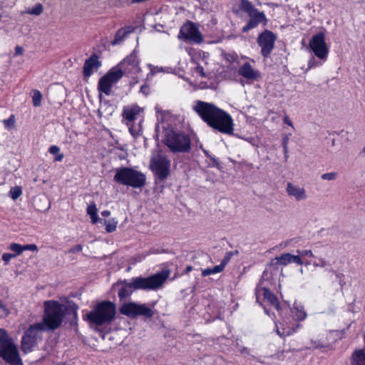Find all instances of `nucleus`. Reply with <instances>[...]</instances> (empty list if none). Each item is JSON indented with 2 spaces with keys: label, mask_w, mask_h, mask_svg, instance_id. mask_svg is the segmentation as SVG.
I'll use <instances>...</instances> for the list:
<instances>
[{
  "label": "nucleus",
  "mask_w": 365,
  "mask_h": 365,
  "mask_svg": "<svg viewBox=\"0 0 365 365\" xmlns=\"http://www.w3.org/2000/svg\"><path fill=\"white\" fill-rule=\"evenodd\" d=\"M193 110L212 129L227 135L233 133L234 123L232 116L215 104L197 101Z\"/></svg>",
  "instance_id": "f257e3e1"
},
{
  "label": "nucleus",
  "mask_w": 365,
  "mask_h": 365,
  "mask_svg": "<svg viewBox=\"0 0 365 365\" xmlns=\"http://www.w3.org/2000/svg\"><path fill=\"white\" fill-rule=\"evenodd\" d=\"M78 307L75 303L68 305L58 301L48 300L44 302L43 324L46 331H53L61 327L64 317L68 315L71 326H76L78 322Z\"/></svg>",
  "instance_id": "f03ea898"
},
{
  "label": "nucleus",
  "mask_w": 365,
  "mask_h": 365,
  "mask_svg": "<svg viewBox=\"0 0 365 365\" xmlns=\"http://www.w3.org/2000/svg\"><path fill=\"white\" fill-rule=\"evenodd\" d=\"M170 272L163 269L148 277H133L130 282L125 281L124 285L118 290V295L120 299L130 296L133 290H156L159 289L168 278Z\"/></svg>",
  "instance_id": "7ed1b4c3"
},
{
  "label": "nucleus",
  "mask_w": 365,
  "mask_h": 365,
  "mask_svg": "<svg viewBox=\"0 0 365 365\" xmlns=\"http://www.w3.org/2000/svg\"><path fill=\"white\" fill-rule=\"evenodd\" d=\"M115 316V304L110 301L98 303L93 309L86 314V319L96 326L110 323Z\"/></svg>",
  "instance_id": "20e7f679"
},
{
  "label": "nucleus",
  "mask_w": 365,
  "mask_h": 365,
  "mask_svg": "<svg viewBox=\"0 0 365 365\" xmlns=\"http://www.w3.org/2000/svg\"><path fill=\"white\" fill-rule=\"evenodd\" d=\"M0 358L9 365H24L14 340L0 329Z\"/></svg>",
  "instance_id": "39448f33"
},
{
  "label": "nucleus",
  "mask_w": 365,
  "mask_h": 365,
  "mask_svg": "<svg viewBox=\"0 0 365 365\" xmlns=\"http://www.w3.org/2000/svg\"><path fill=\"white\" fill-rule=\"evenodd\" d=\"M163 141L173 153H185L191 150V140L189 135L173 128L165 130Z\"/></svg>",
  "instance_id": "423d86ee"
},
{
  "label": "nucleus",
  "mask_w": 365,
  "mask_h": 365,
  "mask_svg": "<svg viewBox=\"0 0 365 365\" xmlns=\"http://www.w3.org/2000/svg\"><path fill=\"white\" fill-rule=\"evenodd\" d=\"M113 180L120 185L141 188L146 183V177L143 173L132 168L122 167L115 170Z\"/></svg>",
  "instance_id": "0eeeda50"
},
{
  "label": "nucleus",
  "mask_w": 365,
  "mask_h": 365,
  "mask_svg": "<svg viewBox=\"0 0 365 365\" xmlns=\"http://www.w3.org/2000/svg\"><path fill=\"white\" fill-rule=\"evenodd\" d=\"M240 9L247 13L249 20L242 28V33H247L249 31L257 28L260 24L264 26L267 24L268 19L262 11L256 9L249 0H240Z\"/></svg>",
  "instance_id": "6e6552de"
},
{
  "label": "nucleus",
  "mask_w": 365,
  "mask_h": 365,
  "mask_svg": "<svg viewBox=\"0 0 365 365\" xmlns=\"http://www.w3.org/2000/svg\"><path fill=\"white\" fill-rule=\"evenodd\" d=\"M170 160L163 154H158L151 158L149 168L155 179L159 182H163L170 174Z\"/></svg>",
  "instance_id": "1a4fd4ad"
},
{
  "label": "nucleus",
  "mask_w": 365,
  "mask_h": 365,
  "mask_svg": "<svg viewBox=\"0 0 365 365\" xmlns=\"http://www.w3.org/2000/svg\"><path fill=\"white\" fill-rule=\"evenodd\" d=\"M45 331L43 324L38 322L31 325L22 336L21 351L25 354L32 351L38 342L41 340L42 333Z\"/></svg>",
  "instance_id": "9d476101"
},
{
  "label": "nucleus",
  "mask_w": 365,
  "mask_h": 365,
  "mask_svg": "<svg viewBox=\"0 0 365 365\" xmlns=\"http://www.w3.org/2000/svg\"><path fill=\"white\" fill-rule=\"evenodd\" d=\"M290 312L292 313V317L295 322L293 324L289 325V319H287L289 322L284 320L287 327L283 328L282 333H281L278 329H277V333L280 336H289L296 332L301 327L299 322L304 320L307 317V314L304 312L303 307H299L296 303H294L293 307L290 309Z\"/></svg>",
  "instance_id": "9b49d317"
},
{
  "label": "nucleus",
  "mask_w": 365,
  "mask_h": 365,
  "mask_svg": "<svg viewBox=\"0 0 365 365\" xmlns=\"http://www.w3.org/2000/svg\"><path fill=\"white\" fill-rule=\"evenodd\" d=\"M120 312L130 318H135L138 316L151 318L154 315L153 311L145 304H140L135 302L124 303L120 307Z\"/></svg>",
  "instance_id": "f8f14e48"
},
{
  "label": "nucleus",
  "mask_w": 365,
  "mask_h": 365,
  "mask_svg": "<svg viewBox=\"0 0 365 365\" xmlns=\"http://www.w3.org/2000/svg\"><path fill=\"white\" fill-rule=\"evenodd\" d=\"M179 39L185 42L200 44L202 42L203 38L196 24L187 21L181 27L178 35Z\"/></svg>",
  "instance_id": "ddd939ff"
},
{
  "label": "nucleus",
  "mask_w": 365,
  "mask_h": 365,
  "mask_svg": "<svg viewBox=\"0 0 365 365\" xmlns=\"http://www.w3.org/2000/svg\"><path fill=\"white\" fill-rule=\"evenodd\" d=\"M123 76L121 69L113 68L106 75L101 77L98 83V90L101 93L110 96L112 93L113 86Z\"/></svg>",
  "instance_id": "4468645a"
},
{
  "label": "nucleus",
  "mask_w": 365,
  "mask_h": 365,
  "mask_svg": "<svg viewBox=\"0 0 365 365\" xmlns=\"http://www.w3.org/2000/svg\"><path fill=\"white\" fill-rule=\"evenodd\" d=\"M276 39V35L268 29H265L259 34L257 43L261 48V54L264 58H267L273 51Z\"/></svg>",
  "instance_id": "2eb2a0df"
},
{
  "label": "nucleus",
  "mask_w": 365,
  "mask_h": 365,
  "mask_svg": "<svg viewBox=\"0 0 365 365\" xmlns=\"http://www.w3.org/2000/svg\"><path fill=\"white\" fill-rule=\"evenodd\" d=\"M309 47L319 59L326 60L327 58L329 48L325 42L324 33L319 32L314 35L309 41Z\"/></svg>",
  "instance_id": "dca6fc26"
},
{
  "label": "nucleus",
  "mask_w": 365,
  "mask_h": 365,
  "mask_svg": "<svg viewBox=\"0 0 365 365\" xmlns=\"http://www.w3.org/2000/svg\"><path fill=\"white\" fill-rule=\"evenodd\" d=\"M115 69H121L123 74H137L140 73L141 68L139 66V59L136 51L133 50L115 67Z\"/></svg>",
  "instance_id": "f3484780"
},
{
  "label": "nucleus",
  "mask_w": 365,
  "mask_h": 365,
  "mask_svg": "<svg viewBox=\"0 0 365 365\" xmlns=\"http://www.w3.org/2000/svg\"><path fill=\"white\" fill-rule=\"evenodd\" d=\"M238 74L248 81H257L260 78V73L255 70L250 63H243L238 69Z\"/></svg>",
  "instance_id": "a211bd4d"
},
{
  "label": "nucleus",
  "mask_w": 365,
  "mask_h": 365,
  "mask_svg": "<svg viewBox=\"0 0 365 365\" xmlns=\"http://www.w3.org/2000/svg\"><path fill=\"white\" fill-rule=\"evenodd\" d=\"M286 192L290 197H294L297 201L306 200L308 198L306 190L292 182H287Z\"/></svg>",
  "instance_id": "6ab92c4d"
},
{
  "label": "nucleus",
  "mask_w": 365,
  "mask_h": 365,
  "mask_svg": "<svg viewBox=\"0 0 365 365\" xmlns=\"http://www.w3.org/2000/svg\"><path fill=\"white\" fill-rule=\"evenodd\" d=\"M101 66V62L98 61V56L96 54H93L90 58L85 61L83 67V74L85 78L90 77L93 73L94 70H97Z\"/></svg>",
  "instance_id": "aec40b11"
},
{
  "label": "nucleus",
  "mask_w": 365,
  "mask_h": 365,
  "mask_svg": "<svg viewBox=\"0 0 365 365\" xmlns=\"http://www.w3.org/2000/svg\"><path fill=\"white\" fill-rule=\"evenodd\" d=\"M133 31L134 28L133 26H125L118 29L115 33L114 38L110 42L111 45L117 46L121 44L127 36Z\"/></svg>",
  "instance_id": "412c9836"
},
{
  "label": "nucleus",
  "mask_w": 365,
  "mask_h": 365,
  "mask_svg": "<svg viewBox=\"0 0 365 365\" xmlns=\"http://www.w3.org/2000/svg\"><path fill=\"white\" fill-rule=\"evenodd\" d=\"M140 108L138 106H132L124 108L123 111V118L130 123L133 122L140 113Z\"/></svg>",
  "instance_id": "4be33fe9"
},
{
  "label": "nucleus",
  "mask_w": 365,
  "mask_h": 365,
  "mask_svg": "<svg viewBox=\"0 0 365 365\" xmlns=\"http://www.w3.org/2000/svg\"><path fill=\"white\" fill-rule=\"evenodd\" d=\"M291 264V254L283 253L281 255L274 257L272 259L270 264L268 265L269 267H273L274 269H277L278 265H287Z\"/></svg>",
  "instance_id": "5701e85b"
},
{
  "label": "nucleus",
  "mask_w": 365,
  "mask_h": 365,
  "mask_svg": "<svg viewBox=\"0 0 365 365\" xmlns=\"http://www.w3.org/2000/svg\"><path fill=\"white\" fill-rule=\"evenodd\" d=\"M262 291L264 299H266L278 312H279L281 310V308L277 297L269 290V288H267L265 287H262Z\"/></svg>",
  "instance_id": "b1692460"
},
{
  "label": "nucleus",
  "mask_w": 365,
  "mask_h": 365,
  "mask_svg": "<svg viewBox=\"0 0 365 365\" xmlns=\"http://www.w3.org/2000/svg\"><path fill=\"white\" fill-rule=\"evenodd\" d=\"M352 365H365V351L356 350L351 355Z\"/></svg>",
  "instance_id": "393cba45"
},
{
  "label": "nucleus",
  "mask_w": 365,
  "mask_h": 365,
  "mask_svg": "<svg viewBox=\"0 0 365 365\" xmlns=\"http://www.w3.org/2000/svg\"><path fill=\"white\" fill-rule=\"evenodd\" d=\"M87 214L90 216L92 224H96L101 220L98 217V209L96 207V205L94 202L88 205L87 210Z\"/></svg>",
  "instance_id": "a878e982"
},
{
  "label": "nucleus",
  "mask_w": 365,
  "mask_h": 365,
  "mask_svg": "<svg viewBox=\"0 0 365 365\" xmlns=\"http://www.w3.org/2000/svg\"><path fill=\"white\" fill-rule=\"evenodd\" d=\"M32 103L34 107H39L41 105L43 96L38 90L31 91Z\"/></svg>",
  "instance_id": "bb28decb"
},
{
  "label": "nucleus",
  "mask_w": 365,
  "mask_h": 365,
  "mask_svg": "<svg viewBox=\"0 0 365 365\" xmlns=\"http://www.w3.org/2000/svg\"><path fill=\"white\" fill-rule=\"evenodd\" d=\"M60 148L57 145H51L49 149L48 152L52 154L55 155L54 161L57 162H61L64 158V155L63 153H60Z\"/></svg>",
  "instance_id": "cd10ccee"
},
{
  "label": "nucleus",
  "mask_w": 365,
  "mask_h": 365,
  "mask_svg": "<svg viewBox=\"0 0 365 365\" xmlns=\"http://www.w3.org/2000/svg\"><path fill=\"white\" fill-rule=\"evenodd\" d=\"M104 224L106 225V231L108 233H110L115 231L118 225V220L115 218H111L108 220H105Z\"/></svg>",
  "instance_id": "c85d7f7f"
},
{
  "label": "nucleus",
  "mask_w": 365,
  "mask_h": 365,
  "mask_svg": "<svg viewBox=\"0 0 365 365\" xmlns=\"http://www.w3.org/2000/svg\"><path fill=\"white\" fill-rule=\"evenodd\" d=\"M224 269L222 268V267L219 265H216L213 267L212 268H207L202 270V275L203 277H207L210 274H214L217 273H220L222 272Z\"/></svg>",
  "instance_id": "c756f323"
},
{
  "label": "nucleus",
  "mask_w": 365,
  "mask_h": 365,
  "mask_svg": "<svg viewBox=\"0 0 365 365\" xmlns=\"http://www.w3.org/2000/svg\"><path fill=\"white\" fill-rule=\"evenodd\" d=\"M22 195V188L21 186L12 187L9 192V196L14 200L18 199Z\"/></svg>",
  "instance_id": "7c9ffc66"
},
{
  "label": "nucleus",
  "mask_w": 365,
  "mask_h": 365,
  "mask_svg": "<svg viewBox=\"0 0 365 365\" xmlns=\"http://www.w3.org/2000/svg\"><path fill=\"white\" fill-rule=\"evenodd\" d=\"M4 125L6 128L11 129L14 127L15 123V118L14 115H11L10 117L7 119H4L3 120Z\"/></svg>",
  "instance_id": "2f4dec72"
},
{
  "label": "nucleus",
  "mask_w": 365,
  "mask_h": 365,
  "mask_svg": "<svg viewBox=\"0 0 365 365\" xmlns=\"http://www.w3.org/2000/svg\"><path fill=\"white\" fill-rule=\"evenodd\" d=\"M43 11V6L41 4H37L32 9L27 11L28 14L38 16Z\"/></svg>",
  "instance_id": "473e14b6"
},
{
  "label": "nucleus",
  "mask_w": 365,
  "mask_h": 365,
  "mask_svg": "<svg viewBox=\"0 0 365 365\" xmlns=\"http://www.w3.org/2000/svg\"><path fill=\"white\" fill-rule=\"evenodd\" d=\"M234 255V252L232 251L226 252L224 258L222 259L221 263L220 265L222 267V268L224 269L225 266L227 264V263L230 262L231 257Z\"/></svg>",
  "instance_id": "72a5a7b5"
},
{
  "label": "nucleus",
  "mask_w": 365,
  "mask_h": 365,
  "mask_svg": "<svg viewBox=\"0 0 365 365\" xmlns=\"http://www.w3.org/2000/svg\"><path fill=\"white\" fill-rule=\"evenodd\" d=\"M10 250L14 252L16 256L20 255L24 252L23 245H21L17 243H12L10 245Z\"/></svg>",
  "instance_id": "f704fd0d"
},
{
  "label": "nucleus",
  "mask_w": 365,
  "mask_h": 365,
  "mask_svg": "<svg viewBox=\"0 0 365 365\" xmlns=\"http://www.w3.org/2000/svg\"><path fill=\"white\" fill-rule=\"evenodd\" d=\"M337 177V173L336 172H331V173H324L321 175V178L322 180H334Z\"/></svg>",
  "instance_id": "c9c22d12"
},
{
  "label": "nucleus",
  "mask_w": 365,
  "mask_h": 365,
  "mask_svg": "<svg viewBox=\"0 0 365 365\" xmlns=\"http://www.w3.org/2000/svg\"><path fill=\"white\" fill-rule=\"evenodd\" d=\"M9 314V312L8 309L6 307V306L3 304L1 300H0V319L7 317Z\"/></svg>",
  "instance_id": "e433bc0d"
},
{
  "label": "nucleus",
  "mask_w": 365,
  "mask_h": 365,
  "mask_svg": "<svg viewBox=\"0 0 365 365\" xmlns=\"http://www.w3.org/2000/svg\"><path fill=\"white\" fill-rule=\"evenodd\" d=\"M297 253L299 255L300 257H313L312 250H297Z\"/></svg>",
  "instance_id": "4c0bfd02"
},
{
  "label": "nucleus",
  "mask_w": 365,
  "mask_h": 365,
  "mask_svg": "<svg viewBox=\"0 0 365 365\" xmlns=\"http://www.w3.org/2000/svg\"><path fill=\"white\" fill-rule=\"evenodd\" d=\"M127 124L129 127V131L133 137H136V136L139 135V134H140L139 128H136L135 126H134L133 125H130V123H128Z\"/></svg>",
  "instance_id": "58836bf2"
},
{
  "label": "nucleus",
  "mask_w": 365,
  "mask_h": 365,
  "mask_svg": "<svg viewBox=\"0 0 365 365\" xmlns=\"http://www.w3.org/2000/svg\"><path fill=\"white\" fill-rule=\"evenodd\" d=\"M291 263H295L299 265H302L304 264L303 261L302 260V258L300 257L299 255L297 254V255H294L291 254Z\"/></svg>",
  "instance_id": "ea45409f"
},
{
  "label": "nucleus",
  "mask_w": 365,
  "mask_h": 365,
  "mask_svg": "<svg viewBox=\"0 0 365 365\" xmlns=\"http://www.w3.org/2000/svg\"><path fill=\"white\" fill-rule=\"evenodd\" d=\"M194 71L196 74L199 75L200 76L202 77V78H205L206 77V74L204 71V68L200 66V65H197L195 68H194Z\"/></svg>",
  "instance_id": "a19ab883"
},
{
  "label": "nucleus",
  "mask_w": 365,
  "mask_h": 365,
  "mask_svg": "<svg viewBox=\"0 0 365 365\" xmlns=\"http://www.w3.org/2000/svg\"><path fill=\"white\" fill-rule=\"evenodd\" d=\"M288 140H289V138H288L287 136L284 137L282 139V146H283V150H284V153L285 158H287V157H288V155H287V153H288V146H287Z\"/></svg>",
  "instance_id": "79ce46f5"
},
{
  "label": "nucleus",
  "mask_w": 365,
  "mask_h": 365,
  "mask_svg": "<svg viewBox=\"0 0 365 365\" xmlns=\"http://www.w3.org/2000/svg\"><path fill=\"white\" fill-rule=\"evenodd\" d=\"M82 249H83V247L81 245H76L73 247H72L71 248H70L68 251H67V253H76V252H80L82 251Z\"/></svg>",
  "instance_id": "37998d69"
},
{
  "label": "nucleus",
  "mask_w": 365,
  "mask_h": 365,
  "mask_svg": "<svg viewBox=\"0 0 365 365\" xmlns=\"http://www.w3.org/2000/svg\"><path fill=\"white\" fill-rule=\"evenodd\" d=\"M16 257V255L11 253H4L2 255V259L5 262V264H8L9 262L14 257Z\"/></svg>",
  "instance_id": "c03bdc74"
},
{
  "label": "nucleus",
  "mask_w": 365,
  "mask_h": 365,
  "mask_svg": "<svg viewBox=\"0 0 365 365\" xmlns=\"http://www.w3.org/2000/svg\"><path fill=\"white\" fill-rule=\"evenodd\" d=\"M327 261L323 258H319L318 262L314 261L313 262L314 267H324L327 265Z\"/></svg>",
  "instance_id": "a18cd8bd"
},
{
  "label": "nucleus",
  "mask_w": 365,
  "mask_h": 365,
  "mask_svg": "<svg viewBox=\"0 0 365 365\" xmlns=\"http://www.w3.org/2000/svg\"><path fill=\"white\" fill-rule=\"evenodd\" d=\"M336 279L338 281L341 287H343L345 284L344 281V275L342 273L335 272Z\"/></svg>",
  "instance_id": "49530a36"
},
{
  "label": "nucleus",
  "mask_w": 365,
  "mask_h": 365,
  "mask_svg": "<svg viewBox=\"0 0 365 365\" xmlns=\"http://www.w3.org/2000/svg\"><path fill=\"white\" fill-rule=\"evenodd\" d=\"M24 251L30 250V251H37L38 247L35 244H29L23 245Z\"/></svg>",
  "instance_id": "de8ad7c7"
},
{
  "label": "nucleus",
  "mask_w": 365,
  "mask_h": 365,
  "mask_svg": "<svg viewBox=\"0 0 365 365\" xmlns=\"http://www.w3.org/2000/svg\"><path fill=\"white\" fill-rule=\"evenodd\" d=\"M140 92L147 96L150 93V88L148 85L144 84L140 87Z\"/></svg>",
  "instance_id": "09e8293b"
},
{
  "label": "nucleus",
  "mask_w": 365,
  "mask_h": 365,
  "mask_svg": "<svg viewBox=\"0 0 365 365\" xmlns=\"http://www.w3.org/2000/svg\"><path fill=\"white\" fill-rule=\"evenodd\" d=\"M210 159L212 161L213 163V165L212 166H215L216 168H217L218 169L220 168V164L219 163V161L217 160V159L214 156V155H212V156H210Z\"/></svg>",
  "instance_id": "8fccbe9b"
},
{
  "label": "nucleus",
  "mask_w": 365,
  "mask_h": 365,
  "mask_svg": "<svg viewBox=\"0 0 365 365\" xmlns=\"http://www.w3.org/2000/svg\"><path fill=\"white\" fill-rule=\"evenodd\" d=\"M24 52V49L20 46H16L15 47V56H20L22 55Z\"/></svg>",
  "instance_id": "3c124183"
},
{
  "label": "nucleus",
  "mask_w": 365,
  "mask_h": 365,
  "mask_svg": "<svg viewBox=\"0 0 365 365\" xmlns=\"http://www.w3.org/2000/svg\"><path fill=\"white\" fill-rule=\"evenodd\" d=\"M283 121L285 124L291 126V127H293V123L292 122V120H290V118H289L288 115H286L284 119H283Z\"/></svg>",
  "instance_id": "603ef678"
},
{
  "label": "nucleus",
  "mask_w": 365,
  "mask_h": 365,
  "mask_svg": "<svg viewBox=\"0 0 365 365\" xmlns=\"http://www.w3.org/2000/svg\"><path fill=\"white\" fill-rule=\"evenodd\" d=\"M110 212L109 210H103L101 212V215L104 217L110 216Z\"/></svg>",
  "instance_id": "864d4df0"
},
{
  "label": "nucleus",
  "mask_w": 365,
  "mask_h": 365,
  "mask_svg": "<svg viewBox=\"0 0 365 365\" xmlns=\"http://www.w3.org/2000/svg\"><path fill=\"white\" fill-rule=\"evenodd\" d=\"M265 278H268V272H267V269L263 272V274L262 276V279H264Z\"/></svg>",
  "instance_id": "5fc2aeb1"
},
{
  "label": "nucleus",
  "mask_w": 365,
  "mask_h": 365,
  "mask_svg": "<svg viewBox=\"0 0 365 365\" xmlns=\"http://www.w3.org/2000/svg\"><path fill=\"white\" fill-rule=\"evenodd\" d=\"M192 269V266L188 265V266H187V267H186V268H185V273H188V272H190Z\"/></svg>",
  "instance_id": "6e6d98bb"
},
{
  "label": "nucleus",
  "mask_w": 365,
  "mask_h": 365,
  "mask_svg": "<svg viewBox=\"0 0 365 365\" xmlns=\"http://www.w3.org/2000/svg\"><path fill=\"white\" fill-rule=\"evenodd\" d=\"M314 59H311L309 61V68H312L314 67Z\"/></svg>",
  "instance_id": "4d7b16f0"
},
{
  "label": "nucleus",
  "mask_w": 365,
  "mask_h": 365,
  "mask_svg": "<svg viewBox=\"0 0 365 365\" xmlns=\"http://www.w3.org/2000/svg\"><path fill=\"white\" fill-rule=\"evenodd\" d=\"M203 153H205V155L207 157H208L209 158H210V156H212V155H210V154L209 153V152H208L207 150H203Z\"/></svg>",
  "instance_id": "13d9d810"
},
{
  "label": "nucleus",
  "mask_w": 365,
  "mask_h": 365,
  "mask_svg": "<svg viewBox=\"0 0 365 365\" xmlns=\"http://www.w3.org/2000/svg\"><path fill=\"white\" fill-rule=\"evenodd\" d=\"M329 272H332V273H333V274H335V272H337L336 271H335V270H334V269H333L332 268H330V269H329Z\"/></svg>",
  "instance_id": "bf43d9fd"
},
{
  "label": "nucleus",
  "mask_w": 365,
  "mask_h": 365,
  "mask_svg": "<svg viewBox=\"0 0 365 365\" xmlns=\"http://www.w3.org/2000/svg\"><path fill=\"white\" fill-rule=\"evenodd\" d=\"M247 351V348H244L243 350L242 351V353H246Z\"/></svg>",
  "instance_id": "052dcab7"
},
{
  "label": "nucleus",
  "mask_w": 365,
  "mask_h": 365,
  "mask_svg": "<svg viewBox=\"0 0 365 365\" xmlns=\"http://www.w3.org/2000/svg\"><path fill=\"white\" fill-rule=\"evenodd\" d=\"M299 272H300V273H301V274H303V273H304L303 268H301V269H299Z\"/></svg>",
  "instance_id": "680f3d73"
},
{
  "label": "nucleus",
  "mask_w": 365,
  "mask_h": 365,
  "mask_svg": "<svg viewBox=\"0 0 365 365\" xmlns=\"http://www.w3.org/2000/svg\"><path fill=\"white\" fill-rule=\"evenodd\" d=\"M234 252V255H238V253H239L237 250H235V252Z\"/></svg>",
  "instance_id": "e2e57ef3"
},
{
  "label": "nucleus",
  "mask_w": 365,
  "mask_h": 365,
  "mask_svg": "<svg viewBox=\"0 0 365 365\" xmlns=\"http://www.w3.org/2000/svg\"><path fill=\"white\" fill-rule=\"evenodd\" d=\"M305 264L306 265H309V264H310V262H305Z\"/></svg>",
  "instance_id": "0e129e2a"
},
{
  "label": "nucleus",
  "mask_w": 365,
  "mask_h": 365,
  "mask_svg": "<svg viewBox=\"0 0 365 365\" xmlns=\"http://www.w3.org/2000/svg\"><path fill=\"white\" fill-rule=\"evenodd\" d=\"M363 151H364V153H365V146L363 148Z\"/></svg>",
  "instance_id": "69168bd1"
},
{
  "label": "nucleus",
  "mask_w": 365,
  "mask_h": 365,
  "mask_svg": "<svg viewBox=\"0 0 365 365\" xmlns=\"http://www.w3.org/2000/svg\"><path fill=\"white\" fill-rule=\"evenodd\" d=\"M265 313L268 314V312L267 309H264Z\"/></svg>",
  "instance_id": "338daca9"
},
{
  "label": "nucleus",
  "mask_w": 365,
  "mask_h": 365,
  "mask_svg": "<svg viewBox=\"0 0 365 365\" xmlns=\"http://www.w3.org/2000/svg\"><path fill=\"white\" fill-rule=\"evenodd\" d=\"M316 347H319V345H316ZM320 347H322V346H320Z\"/></svg>",
  "instance_id": "774afa93"
}]
</instances>
